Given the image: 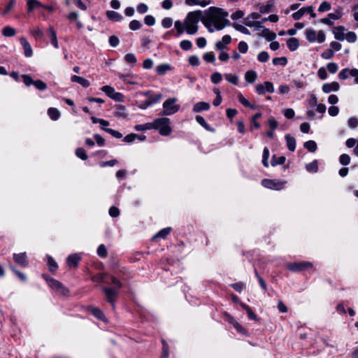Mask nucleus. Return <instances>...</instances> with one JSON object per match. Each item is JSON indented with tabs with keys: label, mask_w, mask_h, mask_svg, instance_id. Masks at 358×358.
I'll return each mask as SVG.
<instances>
[{
	"label": "nucleus",
	"mask_w": 358,
	"mask_h": 358,
	"mask_svg": "<svg viewBox=\"0 0 358 358\" xmlns=\"http://www.w3.org/2000/svg\"><path fill=\"white\" fill-rule=\"evenodd\" d=\"M227 17L228 13L222 8L210 7L205 11L201 22L210 32H213L215 29L222 30L230 24Z\"/></svg>",
	"instance_id": "obj_1"
},
{
	"label": "nucleus",
	"mask_w": 358,
	"mask_h": 358,
	"mask_svg": "<svg viewBox=\"0 0 358 358\" xmlns=\"http://www.w3.org/2000/svg\"><path fill=\"white\" fill-rule=\"evenodd\" d=\"M203 18L201 10H195L187 13L184 20L185 31L190 35L195 34L199 29L198 23Z\"/></svg>",
	"instance_id": "obj_2"
},
{
	"label": "nucleus",
	"mask_w": 358,
	"mask_h": 358,
	"mask_svg": "<svg viewBox=\"0 0 358 358\" xmlns=\"http://www.w3.org/2000/svg\"><path fill=\"white\" fill-rule=\"evenodd\" d=\"M152 123V129H157L162 136H169L172 131L170 120L167 117L157 118Z\"/></svg>",
	"instance_id": "obj_3"
},
{
	"label": "nucleus",
	"mask_w": 358,
	"mask_h": 358,
	"mask_svg": "<svg viewBox=\"0 0 358 358\" xmlns=\"http://www.w3.org/2000/svg\"><path fill=\"white\" fill-rule=\"evenodd\" d=\"M43 277L48 282L49 287L57 292L58 294L63 295V296H67L69 293V290L67 287H66L62 282L59 281L48 277L47 275L43 274Z\"/></svg>",
	"instance_id": "obj_4"
},
{
	"label": "nucleus",
	"mask_w": 358,
	"mask_h": 358,
	"mask_svg": "<svg viewBox=\"0 0 358 358\" xmlns=\"http://www.w3.org/2000/svg\"><path fill=\"white\" fill-rule=\"evenodd\" d=\"M176 98L166 99L163 103L162 115H171L176 113L180 108V106L176 104Z\"/></svg>",
	"instance_id": "obj_5"
},
{
	"label": "nucleus",
	"mask_w": 358,
	"mask_h": 358,
	"mask_svg": "<svg viewBox=\"0 0 358 358\" xmlns=\"http://www.w3.org/2000/svg\"><path fill=\"white\" fill-rule=\"evenodd\" d=\"M286 182L285 180L264 179L262 181V185L266 188L280 190L285 187Z\"/></svg>",
	"instance_id": "obj_6"
},
{
	"label": "nucleus",
	"mask_w": 358,
	"mask_h": 358,
	"mask_svg": "<svg viewBox=\"0 0 358 358\" xmlns=\"http://www.w3.org/2000/svg\"><path fill=\"white\" fill-rule=\"evenodd\" d=\"M312 267L313 264L309 262L290 263L287 265V268L293 272L301 271Z\"/></svg>",
	"instance_id": "obj_7"
},
{
	"label": "nucleus",
	"mask_w": 358,
	"mask_h": 358,
	"mask_svg": "<svg viewBox=\"0 0 358 358\" xmlns=\"http://www.w3.org/2000/svg\"><path fill=\"white\" fill-rule=\"evenodd\" d=\"M306 13H310L311 17H316V14L314 13V10H313V7L312 6H307V7H303V8H301L300 10H299L298 11L292 14V17L294 20H299L302 17V16L304 14H306Z\"/></svg>",
	"instance_id": "obj_8"
},
{
	"label": "nucleus",
	"mask_w": 358,
	"mask_h": 358,
	"mask_svg": "<svg viewBox=\"0 0 358 358\" xmlns=\"http://www.w3.org/2000/svg\"><path fill=\"white\" fill-rule=\"evenodd\" d=\"M101 91L105 92L110 98L115 100V101H122V94L120 92H115L113 87L109 85L103 86L101 88Z\"/></svg>",
	"instance_id": "obj_9"
},
{
	"label": "nucleus",
	"mask_w": 358,
	"mask_h": 358,
	"mask_svg": "<svg viewBox=\"0 0 358 358\" xmlns=\"http://www.w3.org/2000/svg\"><path fill=\"white\" fill-rule=\"evenodd\" d=\"M256 91L258 94H262L268 92L273 93L274 92V87L272 83L266 81L262 84H259L255 87Z\"/></svg>",
	"instance_id": "obj_10"
},
{
	"label": "nucleus",
	"mask_w": 358,
	"mask_h": 358,
	"mask_svg": "<svg viewBox=\"0 0 358 358\" xmlns=\"http://www.w3.org/2000/svg\"><path fill=\"white\" fill-rule=\"evenodd\" d=\"M103 291L105 292L107 301L111 303L113 308H115L114 302L117 295V292L115 288H103Z\"/></svg>",
	"instance_id": "obj_11"
},
{
	"label": "nucleus",
	"mask_w": 358,
	"mask_h": 358,
	"mask_svg": "<svg viewBox=\"0 0 358 358\" xmlns=\"http://www.w3.org/2000/svg\"><path fill=\"white\" fill-rule=\"evenodd\" d=\"M322 91L326 93L329 94L331 92H337L340 89V85L337 82H332L331 83H324L322 85Z\"/></svg>",
	"instance_id": "obj_12"
},
{
	"label": "nucleus",
	"mask_w": 358,
	"mask_h": 358,
	"mask_svg": "<svg viewBox=\"0 0 358 358\" xmlns=\"http://www.w3.org/2000/svg\"><path fill=\"white\" fill-rule=\"evenodd\" d=\"M259 13H252L244 19V24L249 27H253L256 24L255 22H257L255 20L259 19Z\"/></svg>",
	"instance_id": "obj_13"
},
{
	"label": "nucleus",
	"mask_w": 358,
	"mask_h": 358,
	"mask_svg": "<svg viewBox=\"0 0 358 358\" xmlns=\"http://www.w3.org/2000/svg\"><path fill=\"white\" fill-rule=\"evenodd\" d=\"M20 42L23 47L24 49V54L27 57H30L33 55L32 48L29 44V43L27 41V40L24 37H21L20 38Z\"/></svg>",
	"instance_id": "obj_14"
},
{
	"label": "nucleus",
	"mask_w": 358,
	"mask_h": 358,
	"mask_svg": "<svg viewBox=\"0 0 358 358\" xmlns=\"http://www.w3.org/2000/svg\"><path fill=\"white\" fill-rule=\"evenodd\" d=\"M231 42V38L229 35H224L221 41L215 43V48L218 50H223L227 45Z\"/></svg>",
	"instance_id": "obj_15"
},
{
	"label": "nucleus",
	"mask_w": 358,
	"mask_h": 358,
	"mask_svg": "<svg viewBox=\"0 0 358 358\" xmlns=\"http://www.w3.org/2000/svg\"><path fill=\"white\" fill-rule=\"evenodd\" d=\"M13 259L17 264L24 267L27 266L28 262L27 259V255L25 252L14 254Z\"/></svg>",
	"instance_id": "obj_16"
},
{
	"label": "nucleus",
	"mask_w": 358,
	"mask_h": 358,
	"mask_svg": "<svg viewBox=\"0 0 358 358\" xmlns=\"http://www.w3.org/2000/svg\"><path fill=\"white\" fill-rule=\"evenodd\" d=\"M106 15L107 17L113 22H120L123 19L121 14L113 10H108Z\"/></svg>",
	"instance_id": "obj_17"
},
{
	"label": "nucleus",
	"mask_w": 358,
	"mask_h": 358,
	"mask_svg": "<svg viewBox=\"0 0 358 358\" xmlns=\"http://www.w3.org/2000/svg\"><path fill=\"white\" fill-rule=\"evenodd\" d=\"M80 260V257L78 254H73L68 257L67 264L69 266H73L76 268Z\"/></svg>",
	"instance_id": "obj_18"
},
{
	"label": "nucleus",
	"mask_w": 358,
	"mask_h": 358,
	"mask_svg": "<svg viewBox=\"0 0 358 358\" xmlns=\"http://www.w3.org/2000/svg\"><path fill=\"white\" fill-rule=\"evenodd\" d=\"M27 11L31 13L37 8L43 7V5L37 0H27Z\"/></svg>",
	"instance_id": "obj_19"
},
{
	"label": "nucleus",
	"mask_w": 358,
	"mask_h": 358,
	"mask_svg": "<svg viewBox=\"0 0 358 358\" xmlns=\"http://www.w3.org/2000/svg\"><path fill=\"white\" fill-rule=\"evenodd\" d=\"M114 115L116 117L119 118H127L128 116V113L127 112L126 108L121 105L117 106L116 108V110L114 113Z\"/></svg>",
	"instance_id": "obj_20"
},
{
	"label": "nucleus",
	"mask_w": 358,
	"mask_h": 358,
	"mask_svg": "<svg viewBox=\"0 0 358 358\" xmlns=\"http://www.w3.org/2000/svg\"><path fill=\"white\" fill-rule=\"evenodd\" d=\"M345 28L342 26H339L337 27H335L334 29V34L335 36V38L339 41H343L345 39Z\"/></svg>",
	"instance_id": "obj_21"
},
{
	"label": "nucleus",
	"mask_w": 358,
	"mask_h": 358,
	"mask_svg": "<svg viewBox=\"0 0 358 358\" xmlns=\"http://www.w3.org/2000/svg\"><path fill=\"white\" fill-rule=\"evenodd\" d=\"M71 80L73 83H79L80 85H82L84 87H87L90 85V82L87 79H85L83 77H80V76H76V75L71 76Z\"/></svg>",
	"instance_id": "obj_22"
},
{
	"label": "nucleus",
	"mask_w": 358,
	"mask_h": 358,
	"mask_svg": "<svg viewBox=\"0 0 358 358\" xmlns=\"http://www.w3.org/2000/svg\"><path fill=\"white\" fill-rule=\"evenodd\" d=\"M210 108V104L207 102H198L193 108V110L196 113L201 112L202 110H208Z\"/></svg>",
	"instance_id": "obj_23"
},
{
	"label": "nucleus",
	"mask_w": 358,
	"mask_h": 358,
	"mask_svg": "<svg viewBox=\"0 0 358 358\" xmlns=\"http://www.w3.org/2000/svg\"><path fill=\"white\" fill-rule=\"evenodd\" d=\"M259 35L265 38L268 41H272L276 37V34L274 32H271L267 28H264L262 33Z\"/></svg>",
	"instance_id": "obj_24"
},
{
	"label": "nucleus",
	"mask_w": 358,
	"mask_h": 358,
	"mask_svg": "<svg viewBox=\"0 0 358 358\" xmlns=\"http://www.w3.org/2000/svg\"><path fill=\"white\" fill-rule=\"evenodd\" d=\"M285 138L286 140L287 148L292 152L294 151L296 148L295 138L291 136L289 134H286Z\"/></svg>",
	"instance_id": "obj_25"
},
{
	"label": "nucleus",
	"mask_w": 358,
	"mask_h": 358,
	"mask_svg": "<svg viewBox=\"0 0 358 358\" xmlns=\"http://www.w3.org/2000/svg\"><path fill=\"white\" fill-rule=\"evenodd\" d=\"M287 45L291 51H294L298 48L299 42V40L296 38H290L287 40Z\"/></svg>",
	"instance_id": "obj_26"
},
{
	"label": "nucleus",
	"mask_w": 358,
	"mask_h": 358,
	"mask_svg": "<svg viewBox=\"0 0 358 358\" xmlns=\"http://www.w3.org/2000/svg\"><path fill=\"white\" fill-rule=\"evenodd\" d=\"M257 78V74L255 71H248L245 74V79L249 83H253Z\"/></svg>",
	"instance_id": "obj_27"
},
{
	"label": "nucleus",
	"mask_w": 358,
	"mask_h": 358,
	"mask_svg": "<svg viewBox=\"0 0 358 358\" xmlns=\"http://www.w3.org/2000/svg\"><path fill=\"white\" fill-rule=\"evenodd\" d=\"M185 3L187 5H199L202 7H206L210 4V2L206 0H186Z\"/></svg>",
	"instance_id": "obj_28"
},
{
	"label": "nucleus",
	"mask_w": 358,
	"mask_h": 358,
	"mask_svg": "<svg viewBox=\"0 0 358 358\" xmlns=\"http://www.w3.org/2000/svg\"><path fill=\"white\" fill-rule=\"evenodd\" d=\"M16 31L14 28L7 26L2 29V34L6 37H10L15 36Z\"/></svg>",
	"instance_id": "obj_29"
},
{
	"label": "nucleus",
	"mask_w": 358,
	"mask_h": 358,
	"mask_svg": "<svg viewBox=\"0 0 358 358\" xmlns=\"http://www.w3.org/2000/svg\"><path fill=\"white\" fill-rule=\"evenodd\" d=\"M48 31L50 33L52 44L55 46V48H57L58 42L55 31L54 30L53 27H50L48 29Z\"/></svg>",
	"instance_id": "obj_30"
},
{
	"label": "nucleus",
	"mask_w": 358,
	"mask_h": 358,
	"mask_svg": "<svg viewBox=\"0 0 358 358\" xmlns=\"http://www.w3.org/2000/svg\"><path fill=\"white\" fill-rule=\"evenodd\" d=\"M48 113L52 120H57L60 116V112L55 108H50Z\"/></svg>",
	"instance_id": "obj_31"
},
{
	"label": "nucleus",
	"mask_w": 358,
	"mask_h": 358,
	"mask_svg": "<svg viewBox=\"0 0 358 358\" xmlns=\"http://www.w3.org/2000/svg\"><path fill=\"white\" fill-rule=\"evenodd\" d=\"M171 69V66L169 64H160L157 66L156 71L157 73L159 75H164L168 71Z\"/></svg>",
	"instance_id": "obj_32"
},
{
	"label": "nucleus",
	"mask_w": 358,
	"mask_h": 358,
	"mask_svg": "<svg viewBox=\"0 0 358 358\" xmlns=\"http://www.w3.org/2000/svg\"><path fill=\"white\" fill-rule=\"evenodd\" d=\"M304 147L310 152H314L317 150V143L314 141H308L304 143Z\"/></svg>",
	"instance_id": "obj_33"
},
{
	"label": "nucleus",
	"mask_w": 358,
	"mask_h": 358,
	"mask_svg": "<svg viewBox=\"0 0 358 358\" xmlns=\"http://www.w3.org/2000/svg\"><path fill=\"white\" fill-rule=\"evenodd\" d=\"M174 26L177 31V35L178 36L182 34L185 31L184 22H182L179 20H177L175 22Z\"/></svg>",
	"instance_id": "obj_34"
},
{
	"label": "nucleus",
	"mask_w": 358,
	"mask_h": 358,
	"mask_svg": "<svg viewBox=\"0 0 358 358\" xmlns=\"http://www.w3.org/2000/svg\"><path fill=\"white\" fill-rule=\"evenodd\" d=\"M225 79L234 85H237L238 83V77L235 74L227 73L224 75Z\"/></svg>",
	"instance_id": "obj_35"
},
{
	"label": "nucleus",
	"mask_w": 358,
	"mask_h": 358,
	"mask_svg": "<svg viewBox=\"0 0 358 358\" xmlns=\"http://www.w3.org/2000/svg\"><path fill=\"white\" fill-rule=\"evenodd\" d=\"M285 162V157L284 156H281L277 157L275 155H273L271 160V165L275 166L278 164H282Z\"/></svg>",
	"instance_id": "obj_36"
},
{
	"label": "nucleus",
	"mask_w": 358,
	"mask_h": 358,
	"mask_svg": "<svg viewBox=\"0 0 358 358\" xmlns=\"http://www.w3.org/2000/svg\"><path fill=\"white\" fill-rule=\"evenodd\" d=\"M232 26H233V27L236 30H237V31H240V32H241L243 34H248V35L250 34V31L245 27H244L242 24H237V23H234L232 24Z\"/></svg>",
	"instance_id": "obj_37"
},
{
	"label": "nucleus",
	"mask_w": 358,
	"mask_h": 358,
	"mask_svg": "<svg viewBox=\"0 0 358 358\" xmlns=\"http://www.w3.org/2000/svg\"><path fill=\"white\" fill-rule=\"evenodd\" d=\"M92 313L98 319L103 320L105 319V316L103 313L98 308H92L91 309Z\"/></svg>",
	"instance_id": "obj_38"
},
{
	"label": "nucleus",
	"mask_w": 358,
	"mask_h": 358,
	"mask_svg": "<svg viewBox=\"0 0 358 358\" xmlns=\"http://www.w3.org/2000/svg\"><path fill=\"white\" fill-rule=\"evenodd\" d=\"M306 38L308 41L313 42L316 40L317 34L316 31L313 29H307L306 31Z\"/></svg>",
	"instance_id": "obj_39"
},
{
	"label": "nucleus",
	"mask_w": 358,
	"mask_h": 358,
	"mask_svg": "<svg viewBox=\"0 0 358 358\" xmlns=\"http://www.w3.org/2000/svg\"><path fill=\"white\" fill-rule=\"evenodd\" d=\"M262 164L265 167H268V158H269V150L268 148L265 147L263 151L262 156Z\"/></svg>",
	"instance_id": "obj_40"
},
{
	"label": "nucleus",
	"mask_w": 358,
	"mask_h": 358,
	"mask_svg": "<svg viewBox=\"0 0 358 358\" xmlns=\"http://www.w3.org/2000/svg\"><path fill=\"white\" fill-rule=\"evenodd\" d=\"M171 231V228L167 227L160 230L154 237L153 239L157 238H165Z\"/></svg>",
	"instance_id": "obj_41"
},
{
	"label": "nucleus",
	"mask_w": 358,
	"mask_h": 358,
	"mask_svg": "<svg viewBox=\"0 0 358 358\" xmlns=\"http://www.w3.org/2000/svg\"><path fill=\"white\" fill-rule=\"evenodd\" d=\"M124 60L127 63L131 64L132 65L135 64L136 63V57L134 54L133 53H127L124 56Z\"/></svg>",
	"instance_id": "obj_42"
},
{
	"label": "nucleus",
	"mask_w": 358,
	"mask_h": 358,
	"mask_svg": "<svg viewBox=\"0 0 358 358\" xmlns=\"http://www.w3.org/2000/svg\"><path fill=\"white\" fill-rule=\"evenodd\" d=\"M48 264L51 272H55L58 267L57 263L50 256H48Z\"/></svg>",
	"instance_id": "obj_43"
},
{
	"label": "nucleus",
	"mask_w": 358,
	"mask_h": 358,
	"mask_svg": "<svg viewBox=\"0 0 358 358\" xmlns=\"http://www.w3.org/2000/svg\"><path fill=\"white\" fill-rule=\"evenodd\" d=\"M238 101L245 107H249L250 108H255V106L252 105L244 96L242 94H239L238 95Z\"/></svg>",
	"instance_id": "obj_44"
},
{
	"label": "nucleus",
	"mask_w": 358,
	"mask_h": 358,
	"mask_svg": "<svg viewBox=\"0 0 358 358\" xmlns=\"http://www.w3.org/2000/svg\"><path fill=\"white\" fill-rule=\"evenodd\" d=\"M152 129V122H148V123H146L144 124H137L135 126V129L138 131Z\"/></svg>",
	"instance_id": "obj_45"
},
{
	"label": "nucleus",
	"mask_w": 358,
	"mask_h": 358,
	"mask_svg": "<svg viewBox=\"0 0 358 358\" xmlns=\"http://www.w3.org/2000/svg\"><path fill=\"white\" fill-rule=\"evenodd\" d=\"M287 63V59L285 57H275L273 59L274 65L285 66Z\"/></svg>",
	"instance_id": "obj_46"
},
{
	"label": "nucleus",
	"mask_w": 358,
	"mask_h": 358,
	"mask_svg": "<svg viewBox=\"0 0 358 358\" xmlns=\"http://www.w3.org/2000/svg\"><path fill=\"white\" fill-rule=\"evenodd\" d=\"M129 27L131 30L136 31L141 29L142 24L140 21L134 20L130 22Z\"/></svg>",
	"instance_id": "obj_47"
},
{
	"label": "nucleus",
	"mask_w": 358,
	"mask_h": 358,
	"mask_svg": "<svg viewBox=\"0 0 358 358\" xmlns=\"http://www.w3.org/2000/svg\"><path fill=\"white\" fill-rule=\"evenodd\" d=\"M108 276V275L107 273H101V274L99 275L98 276L94 277L92 279L94 281H99V282H104V283H106V284H110V282L107 280V277Z\"/></svg>",
	"instance_id": "obj_48"
},
{
	"label": "nucleus",
	"mask_w": 358,
	"mask_h": 358,
	"mask_svg": "<svg viewBox=\"0 0 358 358\" xmlns=\"http://www.w3.org/2000/svg\"><path fill=\"white\" fill-rule=\"evenodd\" d=\"M210 80L214 84H217L222 81V76L220 73L215 72L211 75Z\"/></svg>",
	"instance_id": "obj_49"
},
{
	"label": "nucleus",
	"mask_w": 358,
	"mask_h": 358,
	"mask_svg": "<svg viewBox=\"0 0 358 358\" xmlns=\"http://www.w3.org/2000/svg\"><path fill=\"white\" fill-rule=\"evenodd\" d=\"M33 85L39 90L43 91L46 90L47 85L41 80H34Z\"/></svg>",
	"instance_id": "obj_50"
},
{
	"label": "nucleus",
	"mask_w": 358,
	"mask_h": 358,
	"mask_svg": "<svg viewBox=\"0 0 358 358\" xmlns=\"http://www.w3.org/2000/svg\"><path fill=\"white\" fill-rule=\"evenodd\" d=\"M76 155L78 157L80 158L83 160H86L87 159V155L85 150L82 148H78L76 149Z\"/></svg>",
	"instance_id": "obj_51"
},
{
	"label": "nucleus",
	"mask_w": 358,
	"mask_h": 358,
	"mask_svg": "<svg viewBox=\"0 0 358 358\" xmlns=\"http://www.w3.org/2000/svg\"><path fill=\"white\" fill-rule=\"evenodd\" d=\"M103 130L109 133L110 135H112L113 137H115L116 138H121L122 137V134L120 132H119L118 131H116V130H114L112 129H109V128H104V127H103Z\"/></svg>",
	"instance_id": "obj_52"
},
{
	"label": "nucleus",
	"mask_w": 358,
	"mask_h": 358,
	"mask_svg": "<svg viewBox=\"0 0 358 358\" xmlns=\"http://www.w3.org/2000/svg\"><path fill=\"white\" fill-rule=\"evenodd\" d=\"M203 59L206 62L213 63L215 61V56L213 52H208L203 55Z\"/></svg>",
	"instance_id": "obj_53"
},
{
	"label": "nucleus",
	"mask_w": 358,
	"mask_h": 358,
	"mask_svg": "<svg viewBox=\"0 0 358 358\" xmlns=\"http://www.w3.org/2000/svg\"><path fill=\"white\" fill-rule=\"evenodd\" d=\"M339 162L342 165H348L350 162V157L347 154H343L339 157Z\"/></svg>",
	"instance_id": "obj_54"
},
{
	"label": "nucleus",
	"mask_w": 358,
	"mask_h": 358,
	"mask_svg": "<svg viewBox=\"0 0 358 358\" xmlns=\"http://www.w3.org/2000/svg\"><path fill=\"white\" fill-rule=\"evenodd\" d=\"M257 59L260 62H266L268 60L269 55L267 52L262 51L257 55Z\"/></svg>",
	"instance_id": "obj_55"
},
{
	"label": "nucleus",
	"mask_w": 358,
	"mask_h": 358,
	"mask_svg": "<svg viewBox=\"0 0 358 358\" xmlns=\"http://www.w3.org/2000/svg\"><path fill=\"white\" fill-rule=\"evenodd\" d=\"M15 0H9V2L6 7L5 8L4 10L3 11L2 14L3 15H6L8 13H9L10 10L13 9L15 5Z\"/></svg>",
	"instance_id": "obj_56"
},
{
	"label": "nucleus",
	"mask_w": 358,
	"mask_h": 358,
	"mask_svg": "<svg viewBox=\"0 0 358 358\" xmlns=\"http://www.w3.org/2000/svg\"><path fill=\"white\" fill-rule=\"evenodd\" d=\"M345 39H346L349 43H354L357 40V35L353 31H349L345 34Z\"/></svg>",
	"instance_id": "obj_57"
},
{
	"label": "nucleus",
	"mask_w": 358,
	"mask_h": 358,
	"mask_svg": "<svg viewBox=\"0 0 358 358\" xmlns=\"http://www.w3.org/2000/svg\"><path fill=\"white\" fill-rule=\"evenodd\" d=\"M180 48L184 50H189L192 48V44L190 41L183 40L180 43Z\"/></svg>",
	"instance_id": "obj_58"
},
{
	"label": "nucleus",
	"mask_w": 358,
	"mask_h": 358,
	"mask_svg": "<svg viewBox=\"0 0 358 358\" xmlns=\"http://www.w3.org/2000/svg\"><path fill=\"white\" fill-rule=\"evenodd\" d=\"M238 49L241 53L245 54L248 52V45L245 41H241L238 45Z\"/></svg>",
	"instance_id": "obj_59"
},
{
	"label": "nucleus",
	"mask_w": 358,
	"mask_h": 358,
	"mask_svg": "<svg viewBox=\"0 0 358 358\" xmlns=\"http://www.w3.org/2000/svg\"><path fill=\"white\" fill-rule=\"evenodd\" d=\"M173 24V20L171 17H165L162 20V25L164 28H170Z\"/></svg>",
	"instance_id": "obj_60"
},
{
	"label": "nucleus",
	"mask_w": 358,
	"mask_h": 358,
	"mask_svg": "<svg viewBox=\"0 0 358 358\" xmlns=\"http://www.w3.org/2000/svg\"><path fill=\"white\" fill-rule=\"evenodd\" d=\"M331 9V4L327 1H323L320 5L318 10L320 12H325L328 11Z\"/></svg>",
	"instance_id": "obj_61"
},
{
	"label": "nucleus",
	"mask_w": 358,
	"mask_h": 358,
	"mask_svg": "<svg viewBox=\"0 0 358 358\" xmlns=\"http://www.w3.org/2000/svg\"><path fill=\"white\" fill-rule=\"evenodd\" d=\"M97 254L101 257H106L107 256V250L104 245L101 244L97 249Z\"/></svg>",
	"instance_id": "obj_62"
},
{
	"label": "nucleus",
	"mask_w": 358,
	"mask_h": 358,
	"mask_svg": "<svg viewBox=\"0 0 358 358\" xmlns=\"http://www.w3.org/2000/svg\"><path fill=\"white\" fill-rule=\"evenodd\" d=\"M334 55V52L331 49H327L322 53V57L325 59H329Z\"/></svg>",
	"instance_id": "obj_63"
},
{
	"label": "nucleus",
	"mask_w": 358,
	"mask_h": 358,
	"mask_svg": "<svg viewBox=\"0 0 358 358\" xmlns=\"http://www.w3.org/2000/svg\"><path fill=\"white\" fill-rule=\"evenodd\" d=\"M306 169L310 172H316L317 171V163L314 161L306 165Z\"/></svg>",
	"instance_id": "obj_64"
}]
</instances>
